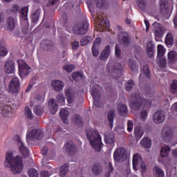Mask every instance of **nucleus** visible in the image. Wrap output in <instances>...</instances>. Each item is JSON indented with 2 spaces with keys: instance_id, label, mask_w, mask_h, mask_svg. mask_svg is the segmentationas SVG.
Wrapping results in <instances>:
<instances>
[{
  "instance_id": "4be33fe9",
  "label": "nucleus",
  "mask_w": 177,
  "mask_h": 177,
  "mask_svg": "<svg viewBox=\"0 0 177 177\" xmlns=\"http://www.w3.org/2000/svg\"><path fill=\"white\" fill-rule=\"evenodd\" d=\"M65 95L68 104H72L75 98V91L71 88H68L65 91Z\"/></svg>"
},
{
  "instance_id": "f704fd0d",
  "label": "nucleus",
  "mask_w": 177,
  "mask_h": 177,
  "mask_svg": "<svg viewBox=\"0 0 177 177\" xmlns=\"http://www.w3.org/2000/svg\"><path fill=\"white\" fill-rule=\"evenodd\" d=\"M48 104L52 108L51 113L53 114H55L57 111V104L55 102V99L54 98L50 99L48 102Z\"/></svg>"
},
{
  "instance_id": "13d9d810",
  "label": "nucleus",
  "mask_w": 177,
  "mask_h": 177,
  "mask_svg": "<svg viewBox=\"0 0 177 177\" xmlns=\"http://www.w3.org/2000/svg\"><path fill=\"white\" fill-rule=\"evenodd\" d=\"M73 121L78 124V125H82L83 124L82 117L80 115H75Z\"/></svg>"
},
{
  "instance_id": "774afa93",
  "label": "nucleus",
  "mask_w": 177,
  "mask_h": 177,
  "mask_svg": "<svg viewBox=\"0 0 177 177\" xmlns=\"http://www.w3.org/2000/svg\"><path fill=\"white\" fill-rule=\"evenodd\" d=\"M79 46H80V43H79V41H75L73 42L72 47H73V50H77V49H79Z\"/></svg>"
},
{
  "instance_id": "09e8293b",
  "label": "nucleus",
  "mask_w": 177,
  "mask_h": 177,
  "mask_svg": "<svg viewBox=\"0 0 177 177\" xmlns=\"http://www.w3.org/2000/svg\"><path fill=\"white\" fill-rule=\"evenodd\" d=\"M25 115L26 118L32 120L34 118V115L32 114V111L28 106L25 107Z\"/></svg>"
},
{
  "instance_id": "f3484780",
  "label": "nucleus",
  "mask_w": 177,
  "mask_h": 177,
  "mask_svg": "<svg viewBox=\"0 0 177 177\" xmlns=\"http://www.w3.org/2000/svg\"><path fill=\"white\" fill-rule=\"evenodd\" d=\"M104 141H105V144L109 148H113L115 145V137L113 134H111V133L105 134Z\"/></svg>"
},
{
  "instance_id": "e433bc0d",
  "label": "nucleus",
  "mask_w": 177,
  "mask_h": 177,
  "mask_svg": "<svg viewBox=\"0 0 177 177\" xmlns=\"http://www.w3.org/2000/svg\"><path fill=\"white\" fill-rule=\"evenodd\" d=\"M142 72L144 75H145V78L150 80L151 77V73L150 71V68L148 64H145L143 66Z\"/></svg>"
},
{
  "instance_id": "6ab92c4d",
  "label": "nucleus",
  "mask_w": 177,
  "mask_h": 177,
  "mask_svg": "<svg viewBox=\"0 0 177 177\" xmlns=\"http://www.w3.org/2000/svg\"><path fill=\"white\" fill-rule=\"evenodd\" d=\"M17 25V20L13 17H10L6 21V28L9 31H13Z\"/></svg>"
},
{
  "instance_id": "412c9836",
  "label": "nucleus",
  "mask_w": 177,
  "mask_h": 177,
  "mask_svg": "<svg viewBox=\"0 0 177 177\" xmlns=\"http://www.w3.org/2000/svg\"><path fill=\"white\" fill-rule=\"evenodd\" d=\"M51 86L53 87L55 91L60 92L63 91L64 83L60 80H53L51 82Z\"/></svg>"
},
{
  "instance_id": "c756f323",
  "label": "nucleus",
  "mask_w": 177,
  "mask_h": 177,
  "mask_svg": "<svg viewBox=\"0 0 177 177\" xmlns=\"http://www.w3.org/2000/svg\"><path fill=\"white\" fill-rule=\"evenodd\" d=\"M167 58L169 63H176L177 62V53L174 50L169 51L167 54Z\"/></svg>"
},
{
  "instance_id": "cd10ccee",
  "label": "nucleus",
  "mask_w": 177,
  "mask_h": 177,
  "mask_svg": "<svg viewBox=\"0 0 177 177\" xmlns=\"http://www.w3.org/2000/svg\"><path fill=\"white\" fill-rule=\"evenodd\" d=\"M110 48L111 47L109 45L105 46L104 50L102 51L99 56V58L101 61H104V59H106L109 56L111 53Z\"/></svg>"
},
{
  "instance_id": "864d4df0",
  "label": "nucleus",
  "mask_w": 177,
  "mask_h": 177,
  "mask_svg": "<svg viewBox=\"0 0 177 177\" xmlns=\"http://www.w3.org/2000/svg\"><path fill=\"white\" fill-rule=\"evenodd\" d=\"M8 54L6 48L3 46L2 44H0V56L6 57Z\"/></svg>"
},
{
  "instance_id": "423d86ee",
  "label": "nucleus",
  "mask_w": 177,
  "mask_h": 177,
  "mask_svg": "<svg viewBox=\"0 0 177 177\" xmlns=\"http://www.w3.org/2000/svg\"><path fill=\"white\" fill-rule=\"evenodd\" d=\"M140 163L141 168V175H143V174H145L147 171V164L142 162V158L140 154H134L133 156V168L134 170H137V167L140 165Z\"/></svg>"
},
{
  "instance_id": "f03ea898",
  "label": "nucleus",
  "mask_w": 177,
  "mask_h": 177,
  "mask_svg": "<svg viewBox=\"0 0 177 177\" xmlns=\"http://www.w3.org/2000/svg\"><path fill=\"white\" fill-rule=\"evenodd\" d=\"M142 105L145 106H151V100L145 99L141 97L139 93H133L130 98V109L133 111H139L141 109Z\"/></svg>"
},
{
  "instance_id": "393cba45",
  "label": "nucleus",
  "mask_w": 177,
  "mask_h": 177,
  "mask_svg": "<svg viewBox=\"0 0 177 177\" xmlns=\"http://www.w3.org/2000/svg\"><path fill=\"white\" fill-rule=\"evenodd\" d=\"M117 111L122 117H125L128 113V108L124 104H119L117 107Z\"/></svg>"
},
{
  "instance_id": "680f3d73",
  "label": "nucleus",
  "mask_w": 177,
  "mask_h": 177,
  "mask_svg": "<svg viewBox=\"0 0 177 177\" xmlns=\"http://www.w3.org/2000/svg\"><path fill=\"white\" fill-rule=\"evenodd\" d=\"M171 92L175 95L177 93V82H174L171 85Z\"/></svg>"
},
{
  "instance_id": "2eb2a0df",
  "label": "nucleus",
  "mask_w": 177,
  "mask_h": 177,
  "mask_svg": "<svg viewBox=\"0 0 177 177\" xmlns=\"http://www.w3.org/2000/svg\"><path fill=\"white\" fill-rule=\"evenodd\" d=\"M101 41L102 39L98 37L93 42L91 51L93 56L95 57H97L100 53L99 48H100Z\"/></svg>"
},
{
  "instance_id": "c85d7f7f",
  "label": "nucleus",
  "mask_w": 177,
  "mask_h": 177,
  "mask_svg": "<svg viewBox=\"0 0 177 177\" xmlns=\"http://www.w3.org/2000/svg\"><path fill=\"white\" fill-rule=\"evenodd\" d=\"M140 144L142 147L145 149H150L151 147V140L148 137H144L141 140Z\"/></svg>"
},
{
  "instance_id": "bb28decb",
  "label": "nucleus",
  "mask_w": 177,
  "mask_h": 177,
  "mask_svg": "<svg viewBox=\"0 0 177 177\" xmlns=\"http://www.w3.org/2000/svg\"><path fill=\"white\" fill-rule=\"evenodd\" d=\"M155 46L152 42H149L146 47V52L148 57H153L154 56Z\"/></svg>"
},
{
  "instance_id": "6e6d98bb",
  "label": "nucleus",
  "mask_w": 177,
  "mask_h": 177,
  "mask_svg": "<svg viewBox=\"0 0 177 177\" xmlns=\"http://www.w3.org/2000/svg\"><path fill=\"white\" fill-rule=\"evenodd\" d=\"M108 173H106L105 177H110V174L113 172L114 168L111 162H109Z\"/></svg>"
},
{
  "instance_id": "338daca9",
  "label": "nucleus",
  "mask_w": 177,
  "mask_h": 177,
  "mask_svg": "<svg viewBox=\"0 0 177 177\" xmlns=\"http://www.w3.org/2000/svg\"><path fill=\"white\" fill-rule=\"evenodd\" d=\"M32 19L33 22H37L39 19V14H37V12L33 13Z\"/></svg>"
},
{
  "instance_id": "e2e57ef3",
  "label": "nucleus",
  "mask_w": 177,
  "mask_h": 177,
  "mask_svg": "<svg viewBox=\"0 0 177 177\" xmlns=\"http://www.w3.org/2000/svg\"><path fill=\"white\" fill-rule=\"evenodd\" d=\"M11 10L14 12V13H17V12L21 10V7L19 6V5L18 4H15L13 5V6L12 7Z\"/></svg>"
},
{
  "instance_id": "052dcab7",
  "label": "nucleus",
  "mask_w": 177,
  "mask_h": 177,
  "mask_svg": "<svg viewBox=\"0 0 177 177\" xmlns=\"http://www.w3.org/2000/svg\"><path fill=\"white\" fill-rule=\"evenodd\" d=\"M115 55L118 58L121 59V57H122V50L118 45H116V46H115Z\"/></svg>"
},
{
  "instance_id": "5fc2aeb1",
  "label": "nucleus",
  "mask_w": 177,
  "mask_h": 177,
  "mask_svg": "<svg viewBox=\"0 0 177 177\" xmlns=\"http://www.w3.org/2000/svg\"><path fill=\"white\" fill-rule=\"evenodd\" d=\"M147 115H148V113H147V110H145V109L141 110L140 118H141L142 121H146V120L147 118Z\"/></svg>"
},
{
  "instance_id": "79ce46f5",
  "label": "nucleus",
  "mask_w": 177,
  "mask_h": 177,
  "mask_svg": "<svg viewBox=\"0 0 177 177\" xmlns=\"http://www.w3.org/2000/svg\"><path fill=\"white\" fill-rule=\"evenodd\" d=\"M134 84H135V83L133 80H130L127 81V82L126 83V86H125L126 91L128 92L131 91L132 89L133 88Z\"/></svg>"
},
{
  "instance_id": "0eeeda50",
  "label": "nucleus",
  "mask_w": 177,
  "mask_h": 177,
  "mask_svg": "<svg viewBox=\"0 0 177 177\" xmlns=\"http://www.w3.org/2000/svg\"><path fill=\"white\" fill-rule=\"evenodd\" d=\"M19 75L21 79L30 74V67L24 60H17Z\"/></svg>"
},
{
  "instance_id": "1a4fd4ad",
  "label": "nucleus",
  "mask_w": 177,
  "mask_h": 177,
  "mask_svg": "<svg viewBox=\"0 0 177 177\" xmlns=\"http://www.w3.org/2000/svg\"><path fill=\"white\" fill-rule=\"evenodd\" d=\"M128 158V153L124 148L117 149L113 153V159L117 162H124Z\"/></svg>"
},
{
  "instance_id": "f8f14e48",
  "label": "nucleus",
  "mask_w": 177,
  "mask_h": 177,
  "mask_svg": "<svg viewBox=\"0 0 177 177\" xmlns=\"http://www.w3.org/2000/svg\"><path fill=\"white\" fill-rule=\"evenodd\" d=\"M91 95L93 99V104L94 106L96 107L100 108L102 106L101 102H100V91L96 88V87H93L91 91Z\"/></svg>"
},
{
  "instance_id": "a211bd4d",
  "label": "nucleus",
  "mask_w": 177,
  "mask_h": 177,
  "mask_svg": "<svg viewBox=\"0 0 177 177\" xmlns=\"http://www.w3.org/2000/svg\"><path fill=\"white\" fill-rule=\"evenodd\" d=\"M15 70V63L13 60H8L5 63L4 71L7 74H12Z\"/></svg>"
},
{
  "instance_id": "72a5a7b5",
  "label": "nucleus",
  "mask_w": 177,
  "mask_h": 177,
  "mask_svg": "<svg viewBox=\"0 0 177 177\" xmlns=\"http://www.w3.org/2000/svg\"><path fill=\"white\" fill-rule=\"evenodd\" d=\"M69 166L68 164H64L60 167L59 176L60 177H65L68 173Z\"/></svg>"
},
{
  "instance_id": "bf43d9fd",
  "label": "nucleus",
  "mask_w": 177,
  "mask_h": 177,
  "mask_svg": "<svg viewBox=\"0 0 177 177\" xmlns=\"http://www.w3.org/2000/svg\"><path fill=\"white\" fill-rule=\"evenodd\" d=\"M159 67L160 68H165L166 67V59L162 57H159V62H158Z\"/></svg>"
},
{
  "instance_id": "8fccbe9b",
  "label": "nucleus",
  "mask_w": 177,
  "mask_h": 177,
  "mask_svg": "<svg viewBox=\"0 0 177 177\" xmlns=\"http://www.w3.org/2000/svg\"><path fill=\"white\" fill-rule=\"evenodd\" d=\"M75 68V64L64 65L63 69L68 73H71Z\"/></svg>"
},
{
  "instance_id": "0e129e2a",
  "label": "nucleus",
  "mask_w": 177,
  "mask_h": 177,
  "mask_svg": "<svg viewBox=\"0 0 177 177\" xmlns=\"http://www.w3.org/2000/svg\"><path fill=\"white\" fill-rule=\"evenodd\" d=\"M57 100H58L59 102H60L61 104H64V101H65V97H64V94H58L57 97Z\"/></svg>"
},
{
  "instance_id": "473e14b6",
  "label": "nucleus",
  "mask_w": 177,
  "mask_h": 177,
  "mask_svg": "<svg viewBox=\"0 0 177 177\" xmlns=\"http://www.w3.org/2000/svg\"><path fill=\"white\" fill-rule=\"evenodd\" d=\"M33 111L36 115L41 117L44 114V107L41 105H37L34 107Z\"/></svg>"
},
{
  "instance_id": "c9c22d12",
  "label": "nucleus",
  "mask_w": 177,
  "mask_h": 177,
  "mask_svg": "<svg viewBox=\"0 0 177 177\" xmlns=\"http://www.w3.org/2000/svg\"><path fill=\"white\" fill-rule=\"evenodd\" d=\"M21 17L24 21L28 20V6H26L24 8H21Z\"/></svg>"
},
{
  "instance_id": "a19ab883",
  "label": "nucleus",
  "mask_w": 177,
  "mask_h": 177,
  "mask_svg": "<svg viewBox=\"0 0 177 177\" xmlns=\"http://www.w3.org/2000/svg\"><path fill=\"white\" fill-rule=\"evenodd\" d=\"M28 174L29 177H39V173L35 168H30Z\"/></svg>"
},
{
  "instance_id": "49530a36",
  "label": "nucleus",
  "mask_w": 177,
  "mask_h": 177,
  "mask_svg": "<svg viewBox=\"0 0 177 177\" xmlns=\"http://www.w3.org/2000/svg\"><path fill=\"white\" fill-rule=\"evenodd\" d=\"M165 53V49L163 46L158 45V57H162Z\"/></svg>"
},
{
  "instance_id": "c03bdc74",
  "label": "nucleus",
  "mask_w": 177,
  "mask_h": 177,
  "mask_svg": "<svg viewBox=\"0 0 177 177\" xmlns=\"http://www.w3.org/2000/svg\"><path fill=\"white\" fill-rule=\"evenodd\" d=\"M83 73L82 72H74L72 74V78L75 81H78L80 79H82Z\"/></svg>"
},
{
  "instance_id": "4468645a",
  "label": "nucleus",
  "mask_w": 177,
  "mask_h": 177,
  "mask_svg": "<svg viewBox=\"0 0 177 177\" xmlns=\"http://www.w3.org/2000/svg\"><path fill=\"white\" fill-rule=\"evenodd\" d=\"M165 117L166 115L164 111H158L154 113L153 120L155 123L161 124L165 121Z\"/></svg>"
},
{
  "instance_id": "9d476101",
  "label": "nucleus",
  "mask_w": 177,
  "mask_h": 177,
  "mask_svg": "<svg viewBox=\"0 0 177 177\" xmlns=\"http://www.w3.org/2000/svg\"><path fill=\"white\" fill-rule=\"evenodd\" d=\"M43 133L41 130L38 129H34L32 130H28L26 133V140H39L42 138Z\"/></svg>"
},
{
  "instance_id": "6e6552de",
  "label": "nucleus",
  "mask_w": 177,
  "mask_h": 177,
  "mask_svg": "<svg viewBox=\"0 0 177 177\" xmlns=\"http://www.w3.org/2000/svg\"><path fill=\"white\" fill-rule=\"evenodd\" d=\"M9 92L19 93L21 91V82L19 78L15 77L12 79L8 85Z\"/></svg>"
},
{
  "instance_id": "5701e85b",
  "label": "nucleus",
  "mask_w": 177,
  "mask_h": 177,
  "mask_svg": "<svg viewBox=\"0 0 177 177\" xmlns=\"http://www.w3.org/2000/svg\"><path fill=\"white\" fill-rule=\"evenodd\" d=\"M92 171L95 176H99L102 174L103 167L100 162H95L92 166Z\"/></svg>"
},
{
  "instance_id": "dca6fc26",
  "label": "nucleus",
  "mask_w": 177,
  "mask_h": 177,
  "mask_svg": "<svg viewBox=\"0 0 177 177\" xmlns=\"http://www.w3.org/2000/svg\"><path fill=\"white\" fill-rule=\"evenodd\" d=\"M66 151L68 153L70 156H73L77 151V148L72 141L66 142L64 145Z\"/></svg>"
},
{
  "instance_id": "37998d69",
  "label": "nucleus",
  "mask_w": 177,
  "mask_h": 177,
  "mask_svg": "<svg viewBox=\"0 0 177 177\" xmlns=\"http://www.w3.org/2000/svg\"><path fill=\"white\" fill-rule=\"evenodd\" d=\"M163 140L165 141H169L171 138V132L169 131H165V129H163L162 136Z\"/></svg>"
},
{
  "instance_id": "f257e3e1",
  "label": "nucleus",
  "mask_w": 177,
  "mask_h": 177,
  "mask_svg": "<svg viewBox=\"0 0 177 177\" xmlns=\"http://www.w3.org/2000/svg\"><path fill=\"white\" fill-rule=\"evenodd\" d=\"M4 167L10 169L15 174H20L23 169V159L17 155L13 157V153H6L5 156Z\"/></svg>"
},
{
  "instance_id": "9b49d317",
  "label": "nucleus",
  "mask_w": 177,
  "mask_h": 177,
  "mask_svg": "<svg viewBox=\"0 0 177 177\" xmlns=\"http://www.w3.org/2000/svg\"><path fill=\"white\" fill-rule=\"evenodd\" d=\"M171 149L169 146L162 147L160 150V157L158 158V161L161 162V164L165 165L169 162V156Z\"/></svg>"
},
{
  "instance_id": "a18cd8bd",
  "label": "nucleus",
  "mask_w": 177,
  "mask_h": 177,
  "mask_svg": "<svg viewBox=\"0 0 177 177\" xmlns=\"http://www.w3.org/2000/svg\"><path fill=\"white\" fill-rule=\"evenodd\" d=\"M100 27L102 28V30H104L105 28H109L110 27V22L107 21V19H102L101 24H100Z\"/></svg>"
},
{
  "instance_id": "603ef678",
  "label": "nucleus",
  "mask_w": 177,
  "mask_h": 177,
  "mask_svg": "<svg viewBox=\"0 0 177 177\" xmlns=\"http://www.w3.org/2000/svg\"><path fill=\"white\" fill-rule=\"evenodd\" d=\"M35 100L37 102H39V104H43V102L45 100V95L44 94L37 95Z\"/></svg>"
},
{
  "instance_id": "ddd939ff",
  "label": "nucleus",
  "mask_w": 177,
  "mask_h": 177,
  "mask_svg": "<svg viewBox=\"0 0 177 177\" xmlns=\"http://www.w3.org/2000/svg\"><path fill=\"white\" fill-rule=\"evenodd\" d=\"M153 26L156 28L154 30L155 39L156 41H158L162 37V35L164 33V29L162 27V24H158V22H156V21L153 24Z\"/></svg>"
},
{
  "instance_id": "de8ad7c7",
  "label": "nucleus",
  "mask_w": 177,
  "mask_h": 177,
  "mask_svg": "<svg viewBox=\"0 0 177 177\" xmlns=\"http://www.w3.org/2000/svg\"><path fill=\"white\" fill-rule=\"evenodd\" d=\"M174 41L173 35L172 33L167 34V37H165V43L167 45H171Z\"/></svg>"
},
{
  "instance_id": "a878e982",
  "label": "nucleus",
  "mask_w": 177,
  "mask_h": 177,
  "mask_svg": "<svg viewBox=\"0 0 177 177\" xmlns=\"http://www.w3.org/2000/svg\"><path fill=\"white\" fill-rule=\"evenodd\" d=\"M152 174L153 177H165V171L158 166H155L153 168Z\"/></svg>"
},
{
  "instance_id": "4d7b16f0",
  "label": "nucleus",
  "mask_w": 177,
  "mask_h": 177,
  "mask_svg": "<svg viewBox=\"0 0 177 177\" xmlns=\"http://www.w3.org/2000/svg\"><path fill=\"white\" fill-rule=\"evenodd\" d=\"M133 131V121L128 120L127 122V131L131 133Z\"/></svg>"
},
{
  "instance_id": "ea45409f",
  "label": "nucleus",
  "mask_w": 177,
  "mask_h": 177,
  "mask_svg": "<svg viewBox=\"0 0 177 177\" xmlns=\"http://www.w3.org/2000/svg\"><path fill=\"white\" fill-rule=\"evenodd\" d=\"M96 6L100 9H106L107 3L106 0H97L96 3Z\"/></svg>"
},
{
  "instance_id": "b1692460",
  "label": "nucleus",
  "mask_w": 177,
  "mask_h": 177,
  "mask_svg": "<svg viewBox=\"0 0 177 177\" xmlns=\"http://www.w3.org/2000/svg\"><path fill=\"white\" fill-rule=\"evenodd\" d=\"M19 150L22 153L23 156L26 158L29 156V150L27 147L25 146L23 142L18 140Z\"/></svg>"
},
{
  "instance_id": "20e7f679",
  "label": "nucleus",
  "mask_w": 177,
  "mask_h": 177,
  "mask_svg": "<svg viewBox=\"0 0 177 177\" xmlns=\"http://www.w3.org/2000/svg\"><path fill=\"white\" fill-rule=\"evenodd\" d=\"M87 138L90 142L91 147L94 149L95 151L100 152L103 146V142H102L100 134L95 133L91 134V136L89 137L88 134L87 133Z\"/></svg>"
},
{
  "instance_id": "aec40b11",
  "label": "nucleus",
  "mask_w": 177,
  "mask_h": 177,
  "mask_svg": "<svg viewBox=\"0 0 177 177\" xmlns=\"http://www.w3.org/2000/svg\"><path fill=\"white\" fill-rule=\"evenodd\" d=\"M119 41L124 46H129L130 44V37L128 32H121L119 35Z\"/></svg>"
},
{
  "instance_id": "2f4dec72",
  "label": "nucleus",
  "mask_w": 177,
  "mask_h": 177,
  "mask_svg": "<svg viewBox=\"0 0 177 177\" xmlns=\"http://www.w3.org/2000/svg\"><path fill=\"white\" fill-rule=\"evenodd\" d=\"M115 117V111L110 110L108 113V119L109 122V126L112 129L113 127L114 118Z\"/></svg>"
},
{
  "instance_id": "7c9ffc66",
  "label": "nucleus",
  "mask_w": 177,
  "mask_h": 177,
  "mask_svg": "<svg viewBox=\"0 0 177 177\" xmlns=\"http://www.w3.org/2000/svg\"><path fill=\"white\" fill-rule=\"evenodd\" d=\"M69 115H70V113H69L68 111H67L66 109H62L59 112V115H60L61 118L62 119L63 122L65 124L68 123V118Z\"/></svg>"
},
{
  "instance_id": "39448f33",
  "label": "nucleus",
  "mask_w": 177,
  "mask_h": 177,
  "mask_svg": "<svg viewBox=\"0 0 177 177\" xmlns=\"http://www.w3.org/2000/svg\"><path fill=\"white\" fill-rule=\"evenodd\" d=\"M89 28V24L86 19L77 22L73 28V32L77 35H83L86 34Z\"/></svg>"
},
{
  "instance_id": "3c124183",
  "label": "nucleus",
  "mask_w": 177,
  "mask_h": 177,
  "mask_svg": "<svg viewBox=\"0 0 177 177\" xmlns=\"http://www.w3.org/2000/svg\"><path fill=\"white\" fill-rule=\"evenodd\" d=\"M129 66L131 68L132 71L138 70V67L136 66V61L130 59L129 60Z\"/></svg>"
},
{
  "instance_id": "7ed1b4c3",
  "label": "nucleus",
  "mask_w": 177,
  "mask_h": 177,
  "mask_svg": "<svg viewBox=\"0 0 177 177\" xmlns=\"http://www.w3.org/2000/svg\"><path fill=\"white\" fill-rule=\"evenodd\" d=\"M122 65L120 63H109L106 66V71L109 73V75L113 79H118L122 75Z\"/></svg>"
},
{
  "instance_id": "4c0bfd02",
  "label": "nucleus",
  "mask_w": 177,
  "mask_h": 177,
  "mask_svg": "<svg viewBox=\"0 0 177 177\" xmlns=\"http://www.w3.org/2000/svg\"><path fill=\"white\" fill-rule=\"evenodd\" d=\"M144 135L143 130L140 129V128H136L134 129V136L137 141L140 140L141 137Z\"/></svg>"
},
{
  "instance_id": "69168bd1",
  "label": "nucleus",
  "mask_w": 177,
  "mask_h": 177,
  "mask_svg": "<svg viewBox=\"0 0 177 177\" xmlns=\"http://www.w3.org/2000/svg\"><path fill=\"white\" fill-rule=\"evenodd\" d=\"M138 7H140V9H145V7L146 6V0H138Z\"/></svg>"
},
{
  "instance_id": "58836bf2",
  "label": "nucleus",
  "mask_w": 177,
  "mask_h": 177,
  "mask_svg": "<svg viewBox=\"0 0 177 177\" xmlns=\"http://www.w3.org/2000/svg\"><path fill=\"white\" fill-rule=\"evenodd\" d=\"M93 41V37L89 36H85L81 39L80 45L82 46H86L87 44H90L91 41Z\"/></svg>"
}]
</instances>
